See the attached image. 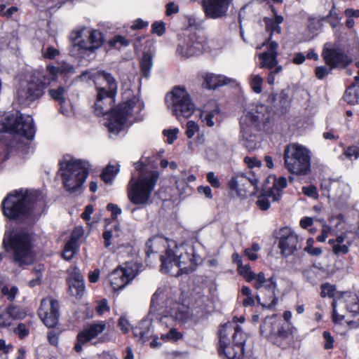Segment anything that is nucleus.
<instances>
[{
  "instance_id": "nucleus-1",
  "label": "nucleus",
  "mask_w": 359,
  "mask_h": 359,
  "mask_svg": "<svg viewBox=\"0 0 359 359\" xmlns=\"http://www.w3.org/2000/svg\"><path fill=\"white\" fill-rule=\"evenodd\" d=\"M97 100L95 103V111L97 116L109 114L106 126L110 133L118 134L126 124L128 118L138 102L136 99L120 104L114 108L116 95L107 92L105 87L97 86Z\"/></svg>"
},
{
  "instance_id": "nucleus-2",
  "label": "nucleus",
  "mask_w": 359,
  "mask_h": 359,
  "mask_svg": "<svg viewBox=\"0 0 359 359\" xmlns=\"http://www.w3.org/2000/svg\"><path fill=\"white\" fill-rule=\"evenodd\" d=\"M135 166L139 171V176L136 178L134 174L132 175L128 184V198L135 205H145L151 196L159 173L157 170H149L140 162L135 163Z\"/></svg>"
},
{
  "instance_id": "nucleus-3",
  "label": "nucleus",
  "mask_w": 359,
  "mask_h": 359,
  "mask_svg": "<svg viewBox=\"0 0 359 359\" xmlns=\"http://www.w3.org/2000/svg\"><path fill=\"white\" fill-rule=\"evenodd\" d=\"M161 271L172 276L189 273L194 270L192 255L182 245L170 241L164 252L161 255Z\"/></svg>"
},
{
  "instance_id": "nucleus-4",
  "label": "nucleus",
  "mask_w": 359,
  "mask_h": 359,
  "mask_svg": "<svg viewBox=\"0 0 359 359\" xmlns=\"http://www.w3.org/2000/svg\"><path fill=\"white\" fill-rule=\"evenodd\" d=\"M34 193L20 189L9 193L1 203L3 214L10 219H25L33 215Z\"/></svg>"
},
{
  "instance_id": "nucleus-5",
  "label": "nucleus",
  "mask_w": 359,
  "mask_h": 359,
  "mask_svg": "<svg viewBox=\"0 0 359 359\" xmlns=\"http://www.w3.org/2000/svg\"><path fill=\"white\" fill-rule=\"evenodd\" d=\"M4 245L13 256L14 263L20 267L31 265L34 261L32 250V236L24 231L6 234L3 240Z\"/></svg>"
},
{
  "instance_id": "nucleus-6",
  "label": "nucleus",
  "mask_w": 359,
  "mask_h": 359,
  "mask_svg": "<svg viewBox=\"0 0 359 359\" xmlns=\"http://www.w3.org/2000/svg\"><path fill=\"white\" fill-rule=\"evenodd\" d=\"M60 165V171L66 191L71 194L81 192L88 175V162L80 159H65Z\"/></svg>"
},
{
  "instance_id": "nucleus-7",
  "label": "nucleus",
  "mask_w": 359,
  "mask_h": 359,
  "mask_svg": "<svg viewBox=\"0 0 359 359\" xmlns=\"http://www.w3.org/2000/svg\"><path fill=\"white\" fill-rule=\"evenodd\" d=\"M284 163L287 170L297 175H306L311 168L310 151L305 147L292 143L284 150Z\"/></svg>"
},
{
  "instance_id": "nucleus-8",
  "label": "nucleus",
  "mask_w": 359,
  "mask_h": 359,
  "mask_svg": "<svg viewBox=\"0 0 359 359\" xmlns=\"http://www.w3.org/2000/svg\"><path fill=\"white\" fill-rule=\"evenodd\" d=\"M269 115L267 107L264 104L256 105L250 111H248L240 119L241 133L242 137L248 144L247 147L252 148L255 146V132L261 123L269 121Z\"/></svg>"
},
{
  "instance_id": "nucleus-9",
  "label": "nucleus",
  "mask_w": 359,
  "mask_h": 359,
  "mask_svg": "<svg viewBox=\"0 0 359 359\" xmlns=\"http://www.w3.org/2000/svg\"><path fill=\"white\" fill-rule=\"evenodd\" d=\"M7 130L32 140L35 134L33 118L29 115H25L19 111L7 115L4 123Z\"/></svg>"
},
{
  "instance_id": "nucleus-10",
  "label": "nucleus",
  "mask_w": 359,
  "mask_h": 359,
  "mask_svg": "<svg viewBox=\"0 0 359 359\" xmlns=\"http://www.w3.org/2000/svg\"><path fill=\"white\" fill-rule=\"evenodd\" d=\"M142 266L136 262H126L109 274V282L114 291L123 289L138 274Z\"/></svg>"
},
{
  "instance_id": "nucleus-11",
  "label": "nucleus",
  "mask_w": 359,
  "mask_h": 359,
  "mask_svg": "<svg viewBox=\"0 0 359 359\" xmlns=\"http://www.w3.org/2000/svg\"><path fill=\"white\" fill-rule=\"evenodd\" d=\"M252 281H254V287L257 290L264 289L265 290L264 297L262 301L259 294L256 295V299L262 306L272 308L277 304L278 298L276 296V290L277 284L273 277L266 279L263 272L253 273Z\"/></svg>"
},
{
  "instance_id": "nucleus-12",
  "label": "nucleus",
  "mask_w": 359,
  "mask_h": 359,
  "mask_svg": "<svg viewBox=\"0 0 359 359\" xmlns=\"http://www.w3.org/2000/svg\"><path fill=\"white\" fill-rule=\"evenodd\" d=\"M171 98V110L178 120L191 116L196 107L185 88L175 87L172 91Z\"/></svg>"
},
{
  "instance_id": "nucleus-13",
  "label": "nucleus",
  "mask_w": 359,
  "mask_h": 359,
  "mask_svg": "<svg viewBox=\"0 0 359 359\" xmlns=\"http://www.w3.org/2000/svg\"><path fill=\"white\" fill-rule=\"evenodd\" d=\"M233 332L231 323L224 324L219 331V353L224 355L226 359H240L243 355L244 348H241L233 343L230 346L229 334Z\"/></svg>"
},
{
  "instance_id": "nucleus-14",
  "label": "nucleus",
  "mask_w": 359,
  "mask_h": 359,
  "mask_svg": "<svg viewBox=\"0 0 359 359\" xmlns=\"http://www.w3.org/2000/svg\"><path fill=\"white\" fill-rule=\"evenodd\" d=\"M192 316L189 307L175 302H172L167 306L160 318V322L165 325H168L170 321L184 323L191 320Z\"/></svg>"
},
{
  "instance_id": "nucleus-15",
  "label": "nucleus",
  "mask_w": 359,
  "mask_h": 359,
  "mask_svg": "<svg viewBox=\"0 0 359 359\" xmlns=\"http://www.w3.org/2000/svg\"><path fill=\"white\" fill-rule=\"evenodd\" d=\"M38 315L48 327H54L59 320V304L51 297L43 299L38 310Z\"/></svg>"
},
{
  "instance_id": "nucleus-16",
  "label": "nucleus",
  "mask_w": 359,
  "mask_h": 359,
  "mask_svg": "<svg viewBox=\"0 0 359 359\" xmlns=\"http://www.w3.org/2000/svg\"><path fill=\"white\" fill-rule=\"evenodd\" d=\"M107 328L104 321H98L87 325L83 330L77 334V342L74 346L76 352H81L83 344L98 337Z\"/></svg>"
},
{
  "instance_id": "nucleus-17",
  "label": "nucleus",
  "mask_w": 359,
  "mask_h": 359,
  "mask_svg": "<svg viewBox=\"0 0 359 359\" xmlns=\"http://www.w3.org/2000/svg\"><path fill=\"white\" fill-rule=\"evenodd\" d=\"M203 44L196 34H191L180 40L177 53L184 57L199 55L202 53Z\"/></svg>"
},
{
  "instance_id": "nucleus-18",
  "label": "nucleus",
  "mask_w": 359,
  "mask_h": 359,
  "mask_svg": "<svg viewBox=\"0 0 359 359\" xmlns=\"http://www.w3.org/2000/svg\"><path fill=\"white\" fill-rule=\"evenodd\" d=\"M322 55L326 64L331 69L344 68L352 61L344 50L340 48H327V44L324 47Z\"/></svg>"
},
{
  "instance_id": "nucleus-19",
  "label": "nucleus",
  "mask_w": 359,
  "mask_h": 359,
  "mask_svg": "<svg viewBox=\"0 0 359 359\" xmlns=\"http://www.w3.org/2000/svg\"><path fill=\"white\" fill-rule=\"evenodd\" d=\"M299 238L290 228H283L280 231L278 247L285 257L292 255L298 248Z\"/></svg>"
},
{
  "instance_id": "nucleus-20",
  "label": "nucleus",
  "mask_w": 359,
  "mask_h": 359,
  "mask_svg": "<svg viewBox=\"0 0 359 359\" xmlns=\"http://www.w3.org/2000/svg\"><path fill=\"white\" fill-rule=\"evenodd\" d=\"M230 2L231 0H203L202 6L208 18L217 19L226 15Z\"/></svg>"
},
{
  "instance_id": "nucleus-21",
  "label": "nucleus",
  "mask_w": 359,
  "mask_h": 359,
  "mask_svg": "<svg viewBox=\"0 0 359 359\" xmlns=\"http://www.w3.org/2000/svg\"><path fill=\"white\" fill-rule=\"evenodd\" d=\"M262 46L266 47V50L258 55L260 68L271 69L278 64V44L276 41H266Z\"/></svg>"
},
{
  "instance_id": "nucleus-22",
  "label": "nucleus",
  "mask_w": 359,
  "mask_h": 359,
  "mask_svg": "<svg viewBox=\"0 0 359 359\" xmlns=\"http://www.w3.org/2000/svg\"><path fill=\"white\" fill-rule=\"evenodd\" d=\"M44 89L43 86L33 77L24 88L18 90V96L21 102H31L41 97Z\"/></svg>"
},
{
  "instance_id": "nucleus-23",
  "label": "nucleus",
  "mask_w": 359,
  "mask_h": 359,
  "mask_svg": "<svg viewBox=\"0 0 359 359\" xmlns=\"http://www.w3.org/2000/svg\"><path fill=\"white\" fill-rule=\"evenodd\" d=\"M69 276L67 279L69 292L72 296L80 299L85 291L83 277L76 267L69 269Z\"/></svg>"
},
{
  "instance_id": "nucleus-24",
  "label": "nucleus",
  "mask_w": 359,
  "mask_h": 359,
  "mask_svg": "<svg viewBox=\"0 0 359 359\" xmlns=\"http://www.w3.org/2000/svg\"><path fill=\"white\" fill-rule=\"evenodd\" d=\"M171 241L161 236L150 238L146 243L145 251L148 256L154 253H163Z\"/></svg>"
},
{
  "instance_id": "nucleus-25",
  "label": "nucleus",
  "mask_w": 359,
  "mask_h": 359,
  "mask_svg": "<svg viewBox=\"0 0 359 359\" xmlns=\"http://www.w3.org/2000/svg\"><path fill=\"white\" fill-rule=\"evenodd\" d=\"M328 243L332 246L333 253L338 255L348 253L351 240L347 233H341L335 239H330Z\"/></svg>"
},
{
  "instance_id": "nucleus-26",
  "label": "nucleus",
  "mask_w": 359,
  "mask_h": 359,
  "mask_svg": "<svg viewBox=\"0 0 359 359\" xmlns=\"http://www.w3.org/2000/svg\"><path fill=\"white\" fill-rule=\"evenodd\" d=\"M133 333L135 338L142 344L145 343L153 337L151 322L149 320H143L133 329Z\"/></svg>"
},
{
  "instance_id": "nucleus-27",
  "label": "nucleus",
  "mask_w": 359,
  "mask_h": 359,
  "mask_svg": "<svg viewBox=\"0 0 359 359\" xmlns=\"http://www.w3.org/2000/svg\"><path fill=\"white\" fill-rule=\"evenodd\" d=\"M219 112L220 109L217 104L211 101L205 107V109L201 116L207 126L212 127L215 125V120H217Z\"/></svg>"
},
{
  "instance_id": "nucleus-28",
  "label": "nucleus",
  "mask_w": 359,
  "mask_h": 359,
  "mask_svg": "<svg viewBox=\"0 0 359 359\" xmlns=\"http://www.w3.org/2000/svg\"><path fill=\"white\" fill-rule=\"evenodd\" d=\"M59 72L60 69L58 67L48 66L45 71L35 73L34 77L46 88L52 81L56 79Z\"/></svg>"
},
{
  "instance_id": "nucleus-29",
  "label": "nucleus",
  "mask_w": 359,
  "mask_h": 359,
  "mask_svg": "<svg viewBox=\"0 0 359 359\" xmlns=\"http://www.w3.org/2000/svg\"><path fill=\"white\" fill-rule=\"evenodd\" d=\"M346 308L351 317L355 318L348 322L355 326H359V298L355 294H350L346 299Z\"/></svg>"
},
{
  "instance_id": "nucleus-30",
  "label": "nucleus",
  "mask_w": 359,
  "mask_h": 359,
  "mask_svg": "<svg viewBox=\"0 0 359 359\" xmlns=\"http://www.w3.org/2000/svg\"><path fill=\"white\" fill-rule=\"evenodd\" d=\"M234 82L233 79L219 74H208L205 77V86L209 89H215L219 86Z\"/></svg>"
},
{
  "instance_id": "nucleus-31",
  "label": "nucleus",
  "mask_w": 359,
  "mask_h": 359,
  "mask_svg": "<svg viewBox=\"0 0 359 359\" xmlns=\"http://www.w3.org/2000/svg\"><path fill=\"white\" fill-rule=\"evenodd\" d=\"M105 81L107 86H104L107 88V92L111 93V95H116L118 85L116 79L113 77V76L105 72V71H99L96 74V87L97 86V83L100 81Z\"/></svg>"
},
{
  "instance_id": "nucleus-32",
  "label": "nucleus",
  "mask_w": 359,
  "mask_h": 359,
  "mask_svg": "<svg viewBox=\"0 0 359 359\" xmlns=\"http://www.w3.org/2000/svg\"><path fill=\"white\" fill-rule=\"evenodd\" d=\"M278 327V322L275 317H266L260 325L262 335L271 339Z\"/></svg>"
},
{
  "instance_id": "nucleus-33",
  "label": "nucleus",
  "mask_w": 359,
  "mask_h": 359,
  "mask_svg": "<svg viewBox=\"0 0 359 359\" xmlns=\"http://www.w3.org/2000/svg\"><path fill=\"white\" fill-rule=\"evenodd\" d=\"M287 186V180L284 177L273 178V187L269 189L273 202L278 201L282 196V190Z\"/></svg>"
},
{
  "instance_id": "nucleus-34",
  "label": "nucleus",
  "mask_w": 359,
  "mask_h": 359,
  "mask_svg": "<svg viewBox=\"0 0 359 359\" xmlns=\"http://www.w3.org/2000/svg\"><path fill=\"white\" fill-rule=\"evenodd\" d=\"M283 21V18L281 15H276L274 18H264L266 29L267 32H270V36L266 41H273L271 36L273 34H280L281 28L280 24Z\"/></svg>"
},
{
  "instance_id": "nucleus-35",
  "label": "nucleus",
  "mask_w": 359,
  "mask_h": 359,
  "mask_svg": "<svg viewBox=\"0 0 359 359\" xmlns=\"http://www.w3.org/2000/svg\"><path fill=\"white\" fill-rule=\"evenodd\" d=\"M290 334L291 332L289 328H285L283 326H278L275 334H273V336L270 339L276 345L283 347L287 344L285 340L290 337Z\"/></svg>"
},
{
  "instance_id": "nucleus-36",
  "label": "nucleus",
  "mask_w": 359,
  "mask_h": 359,
  "mask_svg": "<svg viewBox=\"0 0 359 359\" xmlns=\"http://www.w3.org/2000/svg\"><path fill=\"white\" fill-rule=\"evenodd\" d=\"M227 323H231V327H233V332L231 334H229V335L232 336L233 344L241 348H244L243 346L248 337L247 334L242 331L240 326L233 325L231 322H228Z\"/></svg>"
},
{
  "instance_id": "nucleus-37",
  "label": "nucleus",
  "mask_w": 359,
  "mask_h": 359,
  "mask_svg": "<svg viewBox=\"0 0 359 359\" xmlns=\"http://www.w3.org/2000/svg\"><path fill=\"white\" fill-rule=\"evenodd\" d=\"M344 99L350 104H359V84L353 83L349 86L344 93Z\"/></svg>"
},
{
  "instance_id": "nucleus-38",
  "label": "nucleus",
  "mask_w": 359,
  "mask_h": 359,
  "mask_svg": "<svg viewBox=\"0 0 359 359\" xmlns=\"http://www.w3.org/2000/svg\"><path fill=\"white\" fill-rule=\"evenodd\" d=\"M248 183L252 184V182L243 174H239L234 175L230 180L229 186L233 190H241L242 187Z\"/></svg>"
},
{
  "instance_id": "nucleus-39",
  "label": "nucleus",
  "mask_w": 359,
  "mask_h": 359,
  "mask_svg": "<svg viewBox=\"0 0 359 359\" xmlns=\"http://www.w3.org/2000/svg\"><path fill=\"white\" fill-rule=\"evenodd\" d=\"M118 171L119 165H112L109 164L101 174L102 179L104 181L105 183H111L114 179L115 176L117 175Z\"/></svg>"
},
{
  "instance_id": "nucleus-40",
  "label": "nucleus",
  "mask_w": 359,
  "mask_h": 359,
  "mask_svg": "<svg viewBox=\"0 0 359 359\" xmlns=\"http://www.w3.org/2000/svg\"><path fill=\"white\" fill-rule=\"evenodd\" d=\"M48 95L50 97L60 104L66 100L67 89L63 86L48 90Z\"/></svg>"
},
{
  "instance_id": "nucleus-41",
  "label": "nucleus",
  "mask_w": 359,
  "mask_h": 359,
  "mask_svg": "<svg viewBox=\"0 0 359 359\" xmlns=\"http://www.w3.org/2000/svg\"><path fill=\"white\" fill-rule=\"evenodd\" d=\"M90 46L88 48L90 51L99 48L102 43V33L98 30H92L89 34Z\"/></svg>"
},
{
  "instance_id": "nucleus-42",
  "label": "nucleus",
  "mask_w": 359,
  "mask_h": 359,
  "mask_svg": "<svg viewBox=\"0 0 359 359\" xmlns=\"http://www.w3.org/2000/svg\"><path fill=\"white\" fill-rule=\"evenodd\" d=\"M152 57L150 54L144 53L141 61V69L142 75L147 78L150 75L152 67Z\"/></svg>"
},
{
  "instance_id": "nucleus-43",
  "label": "nucleus",
  "mask_w": 359,
  "mask_h": 359,
  "mask_svg": "<svg viewBox=\"0 0 359 359\" xmlns=\"http://www.w3.org/2000/svg\"><path fill=\"white\" fill-rule=\"evenodd\" d=\"M263 78L258 74H252L250 77V83L252 90L255 93H261L262 91Z\"/></svg>"
},
{
  "instance_id": "nucleus-44",
  "label": "nucleus",
  "mask_w": 359,
  "mask_h": 359,
  "mask_svg": "<svg viewBox=\"0 0 359 359\" xmlns=\"http://www.w3.org/2000/svg\"><path fill=\"white\" fill-rule=\"evenodd\" d=\"M9 312L13 320H22L27 316L26 311L17 306L11 305L6 308Z\"/></svg>"
},
{
  "instance_id": "nucleus-45",
  "label": "nucleus",
  "mask_w": 359,
  "mask_h": 359,
  "mask_svg": "<svg viewBox=\"0 0 359 359\" xmlns=\"http://www.w3.org/2000/svg\"><path fill=\"white\" fill-rule=\"evenodd\" d=\"M271 200V191L269 190L265 194H261L257 201V205L262 210H266L270 207V202Z\"/></svg>"
},
{
  "instance_id": "nucleus-46",
  "label": "nucleus",
  "mask_w": 359,
  "mask_h": 359,
  "mask_svg": "<svg viewBox=\"0 0 359 359\" xmlns=\"http://www.w3.org/2000/svg\"><path fill=\"white\" fill-rule=\"evenodd\" d=\"M18 292V289L16 286H12L8 288V286L1 285V281L0 280V292L9 301H13L15 298V295Z\"/></svg>"
},
{
  "instance_id": "nucleus-47",
  "label": "nucleus",
  "mask_w": 359,
  "mask_h": 359,
  "mask_svg": "<svg viewBox=\"0 0 359 359\" xmlns=\"http://www.w3.org/2000/svg\"><path fill=\"white\" fill-rule=\"evenodd\" d=\"M78 247L76 244L67 242L62 253L63 258L66 260H70L76 253Z\"/></svg>"
},
{
  "instance_id": "nucleus-48",
  "label": "nucleus",
  "mask_w": 359,
  "mask_h": 359,
  "mask_svg": "<svg viewBox=\"0 0 359 359\" xmlns=\"http://www.w3.org/2000/svg\"><path fill=\"white\" fill-rule=\"evenodd\" d=\"M12 323L13 319L6 309L0 311V329L10 327Z\"/></svg>"
},
{
  "instance_id": "nucleus-49",
  "label": "nucleus",
  "mask_w": 359,
  "mask_h": 359,
  "mask_svg": "<svg viewBox=\"0 0 359 359\" xmlns=\"http://www.w3.org/2000/svg\"><path fill=\"white\" fill-rule=\"evenodd\" d=\"M238 271L248 282H252V276L254 272L252 271L249 265H243V264L241 263L238 266Z\"/></svg>"
},
{
  "instance_id": "nucleus-50",
  "label": "nucleus",
  "mask_w": 359,
  "mask_h": 359,
  "mask_svg": "<svg viewBox=\"0 0 359 359\" xmlns=\"http://www.w3.org/2000/svg\"><path fill=\"white\" fill-rule=\"evenodd\" d=\"M119 230V226L118 225H116L114 226V230L112 231V230H106L104 231L103 233V238H104V246L106 248H108L111 245V238L114 236H118V234L117 233V232Z\"/></svg>"
},
{
  "instance_id": "nucleus-51",
  "label": "nucleus",
  "mask_w": 359,
  "mask_h": 359,
  "mask_svg": "<svg viewBox=\"0 0 359 359\" xmlns=\"http://www.w3.org/2000/svg\"><path fill=\"white\" fill-rule=\"evenodd\" d=\"M182 337V334L177 332L175 328H170L167 334H161V338L163 340L167 339L168 341H175Z\"/></svg>"
},
{
  "instance_id": "nucleus-52",
  "label": "nucleus",
  "mask_w": 359,
  "mask_h": 359,
  "mask_svg": "<svg viewBox=\"0 0 359 359\" xmlns=\"http://www.w3.org/2000/svg\"><path fill=\"white\" fill-rule=\"evenodd\" d=\"M269 72L268 74L267 78H266V82L268 84L272 86L274 84L275 82V76L283 70V67L278 64L276 66H274L273 68L269 69Z\"/></svg>"
},
{
  "instance_id": "nucleus-53",
  "label": "nucleus",
  "mask_w": 359,
  "mask_h": 359,
  "mask_svg": "<svg viewBox=\"0 0 359 359\" xmlns=\"http://www.w3.org/2000/svg\"><path fill=\"white\" fill-rule=\"evenodd\" d=\"M179 133V129L177 128H170V129H165L163 131V134L165 137H166V142L168 144H172L174 141L177 137V134Z\"/></svg>"
},
{
  "instance_id": "nucleus-54",
  "label": "nucleus",
  "mask_w": 359,
  "mask_h": 359,
  "mask_svg": "<svg viewBox=\"0 0 359 359\" xmlns=\"http://www.w3.org/2000/svg\"><path fill=\"white\" fill-rule=\"evenodd\" d=\"M259 250L260 247L259 244L254 243L250 248H247L245 250V255L248 257L249 259L255 261L258 258L257 252H258Z\"/></svg>"
},
{
  "instance_id": "nucleus-55",
  "label": "nucleus",
  "mask_w": 359,
  "mask_h": 359,
  "mask_svg": "<svg viewBox=\"0 0 359 359\" xmlns=\"http://www.w3.org/2000/svg\"><path fill=\"white\" fill-rule=\"evenodd\" d=\"M344 155L350 160H355L359 157V147H349L344 151Z\"/></svg>"
},
{
  "instance_id": "nucleus-56",
  "label": "nucleus",
  "mask_w": 359,
  "mask_h": 359,
  "mask_svg": "<svg viewBox=\"0 0 359 359\" xmlns=\"http://www.w3.org/2000/svg\"><path fill=\"white\" fill-rule=\"evenodd\" d=\"M335 287L329 284L325 283L321 285V293L320 295L323 297H332L334 295Z\"/></svg>"
},
{
  "instance_id": "nucleus-57",
  "label": "nucleus",
  "mask_w": 359,
  "mask_h": 359,
  "mask_svg": "<svg viewBox=\"0 0 359 359\" xmlns=\"http://www.w3.org/2000/svg\"><path fill=\"white\" fill-rule=\"evenodd\" d=\"M129 43V41L121 35L114 36L109 41L110 46L114 47L116 46L117 44H120L122 46H128Z\"/></svg>"
},
{
  "instance_id": "nucleus-58",
  "label": "nucleus",
  "mask_w": 359,
  "mask_h": 359,
  "mask_svg": "<svg viewBox=\"0 0 359 359\" xmlns=\"http://www.w3.org/2000/svg\"><path fill=\"white\" fill-rule=\"evenodd\" d=\"M198 130L199 127L194 121H189L187 122L186 130V135L187 137L191 138Z\"/></svg>"
},
{
  "instance_id": "nucleus-59",
  "label": "nucleus",
  "mask_w": 359,
  "mask_h": 359,
  "mask_svg": "<svg viewBox=\"0 0 359 359\" xmlns=\"http://www.w3.org/2000/svg\"><path fill=\"white\" fill-rule=\"evenodd\" d=\"M83 231L81 227H76L72 233L71 238L68 242L72 243L73 244H76V245L79 246L78 241L83 236Z\"/></svg>"
},
{
  "instance_id": "nucleus-60",
  "label": "nucleus",
  "mask_w": 359,
  "mask_h": 359,
  "mask_svg": "<svg viewBox=\"0 0 359 359\" xmlns=\"http://www.w3.org/2000/svg\"><path fill=\"white\" fill-rule=\"evenodd\" d=\"M165 30V24L163 22H154L151 25V32L157 34L158 36H162Z\"/></svg>"
},
{
  "instance_id": "nucleus-61",
  "label": "nucleus",
  "mask_w": 359,
  "mask_h": 359,
  "mask_svg": "<svg viewBox=\"0 0 359 359\" xmlns=\"http://www.w3.org/2000/svg\"><path fill=\"white\" fill-rule=\"evenodd\" d=\"M14 332L17 334L20 339H23L26 337L29 334V330L27 328L26 325L24 323H20L14 330Z\"/></svg>"
},
{
  "instance_id": "nucleus-62",
  "label": "nucleus",
  "mask_w": 359,
  "mask_h": 359,
  "mask_svg": "<svg viewBox=\"0 0 359 359\" xmlns=\"http://www.w3.org/2000/svg\"><path fill=\"white\" fill-rule=\"evenodd\" d=\"M332 69L328 68L327 66L318 67L316 69V76L318 79H323L325 76L328 75Z\"/></svg>"
},
{
  "instance_id": "nucleus-63",
  "label": "nucleus",
  "mask_w": 359,
  "mask_h": 359,
  "mask_svg": "<svg viewBox=\"0 0 359 359\" xmlns=\"http://www.w3.org/2000/svg\"><path fill=\"white\" fill-rule=\"evenodd\" d=\"M60 53L59 50L53 47L49 46L43 51L44 57L52 60L54 59Z\"/></svg>"
},
{
  "instance_id": "nucleus-64",
  "label": "nucleus",
  "mask_w": 359,
  "mask_h": 359,
  "mask_svg": "<svg viewBox=\"0 0 359 359\" xmlns=\"http://www.w3.org/2000/svg\"><path fill=\"white\" fill-rule=\"evenodd\" d=\"M107 209L111 212V217L114 219L122 212L121 209L119 208L117 205L113 203H109L107 206Z\"/></svg>"
}]
</instances>
